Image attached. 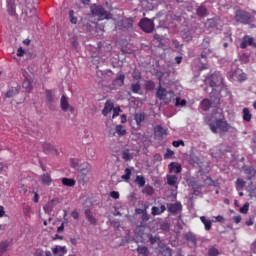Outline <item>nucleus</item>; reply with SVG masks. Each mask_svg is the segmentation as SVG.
<instances>
[{"label":"nucleus","instance_id":"37998d69","mask_svg":"<svg viewBox=\"0 0 256 256\" xmlns=\"http://www.w3.org/2000/svg\"><path fill=\"white\" fill-rule=\"evenodd\" d=\"M146 91H153L155 89V82L147 81L145 84Z\"/></svg>","mask_w":256,"mask_h":256},{"label":"nucleus","instance_id":"8fccbe9b","mask_svg":"<svg viewBox=\"0 0 256 256\" xmlns=\"http://www.w3.org/2000/svg\"><path fill=\"white\" fill-rule=\"evenodd\" d=\"M174 155H175V152L167 148L166 153L164 154V159H171V157Z\"/></svg>","mask_w":256,"mask_h":256},{"label":"nucleus","instance_id":"bf43d9fd","mask_svg":"<svg viewBox=\"0 0 256 256\" xmlns=\"http://www.w3.org/2000/svg\"><path fill=\"white\" fill-rule=\"evenodd\" d=\"M164 75H165V73H163V72H161V71H158V72L156 73V77H157V79H158V81H159V85H161V82L163 81Z\"/></svg>","mask_w":256,"mask_h":256},{"label":"nucleus","instance_id":"f704fd0d","mask_svg":"<svg viewBox=\"0 0 256 256\" xmlns=\"http://www.w3.org/2000/svg\"><path fill=\"white\" fill-rule=\"evenodd\" d=\"M70 163H71V167L73 169H78L79 170V167L81 165V161H79V159L77 158H72L70 159Z\"/></svg>","mask_w":256,"mask_h":256},{"label":"nucleus","instance_id":"7ed1b4c3","mask_svg":"<svg viewBox=\"0 0 256 256\" xmlns=\"http://www.w3.org/2000/svg\"><path fill=\"white\" fill-rule=\"evenodd\" d=\"M211 43V38L205 37L202 42V48L204 49L200 54V64L199 71L207 69V57L213 53V50L209 49Z\"/></svg>","mask_w":256,"mask_h":256},{"label":"nucleus","instance_id":"e2e57ef3","mask_svg":"<svg viewBox=\"0 0 256 256\" xmlns=\"http://www.w3.org/2000/svg\"><path fill=\"white\" fill-rule=\"evenodd\" d=\"M169 223L167 222H163L161 225H160V229H162V231H169Z\"/></svg>","mask_w":256,"mask_h":256},{"label":"nucleus","instance_id":"39448f33","mask_svg":"<svg viewBox=\"0 0 256 256\" xmlns=\"http://www.w3.org/2000/svg\"><path fill=\"white\" fill-rule=\"evenodd\" d=\"M219 105V95L211 92L210 93V100L209 99H204L201 102V107L203 111H209L211 107H217Z\"/></svg>","mask_w":256,"mask_h":256},{"label":"nucleus","instance_id":"9d476101","mask_svg":"<svg viewBox=\"0 0 256 256\" xmlns=\"http://www.w3.org/2000/svg\"><path fill=\"white\" fill-rule=\"evenodd\" d=\"M46 101H47L48 109H50L51 111H55V104H53V101H55V98L52 90L46 91Z\"/></svg>","mask_w":256,"mask_h":256},{"label":"nucleus","instance_id":"0e129e2a","mask_svg":"<svg viewBox=\"0 0 256 256\" xmlns=\"http://www.w3.org/2000/svg\"><path fill=\"white\" fill-rule=\"evenodd\" d=\"M86 219H87V221H89V223H91V225H97V219H95V217L90 216Z\"/></svg>","mask_w":256,"mask_h":256},{"label":"nucleus","instance_id":"052dcab7","mask_svg":"<svg viewBox=\"0 0 256 256\" xmlns=\"http://www.w3.org/2000/svg\"><path fill=\"white\" fill-rule=\"evenodd\" d=\"M172 145L173 147H179L180 145H182V147H185V142H183V140L173 141Z\"/></svg>","mask_w":256,"mask_h":256},{"label":"nucleus","instance_id":"2eb2a0df","mask_svg":"<svg viewBox=\"0 0 256 256\" xmlns=\"http://www.w3.org/2000/svg\"><path fill=\"white\" fill-rule=\"evenodd\" d=\"M118 27H122V29H124V31L127 29H131V27H133V20H131V19L122 20V21L118 22Z\"/></svg>","mask_w":256,"mask_h":256},{"label":"nucleus","instance_id":"58836bf2","mask_svg":"<svg viewBox=\"0 0 256 256\" xmlns=\"http://www.w3.org/2000/svg\"><path fill=\"white\" fill-rule=\"evenodd\" d=\"M204 184L207 185V187H217V182L213 181V179H211V177H207L204 180Z\"/></svg>","mask_w":256,"mask_h":256},{"label":"nucleus","instance_id":"c9c22d12","mask_svg":"<svg viewBox=\"0 0 256 256\" xmlns=\"http://www.w3.org/2000/svg\"><path fill=\"white\" fill-rule=\"evenodd\" d=\"M245 173L247 175L248 181H251L253 179V176L255 175V170L251 167L245 169Z\"/></svg>","mask_w":256,"mask_h":256},{"label":"nucleus","instance_id":"5701e85b","mask_svg":"<svg viewBox=\"0 0 256 256\" xmlns=\"http://www.w3.org/2000/svg\"><path fill=\"white\" fill-rule=\"evenodd\" d=\"M196 13L198 17H207V8L205 6H199Z\"/></svg>","mask_w":256,"mask_h":256},{"label":"nucleus","instance_id":"a878e982","mask_svg":"<svg viewBox=\"0 0 256 256\" xmlns=\"http://www.w3.org/2000/svg\"><path fill=\"white\" fill-rule=\"evenodd\" d=\"M133 171V168H126L125 174L122 175L123 181H126V183H129V179H131V173Z\"/></svg>","mask_w":256,"mask_h":256},{"label":"nucleus","instance_id":"ea45409f","mask_svg":"<svg viewBox=\"0 0 256 256\" xmlns=\"http://www.w3.org/2000/svg\"><path fill=\"white\" fill-rule=\"evenodd\" d=\"M122 158L124 159V161H131V159H133V155L129 153V150H124L122 152Z\"/></svg>","mask_w":256,"mask_h":256},{"label":"nucleus","instance_id":"7c9ffc66","mask_svg":"<svg viewBox=\"0 0 256 256\" xmlns=\"http://www.w3.org/2000/svg\"><path fill=\"white\" fill-rule=\"evenodd\" d=\"M22 87H23V89H26L27 91H31V89H33L31 79L25 78L24 82L22 84Z\"/></svg>","mask_w":256,"mask_h":256},{"label":"nucleus","instance_id":"4468645a","mask_svg":"<svg viewBox=\"0 0 256 256\" xmlns=\"http://www.w3.org/2000/svg\"><path fill=\"white\" fill-rule=\"evenodd\" d=\"M39 179L42 185L49 186L51 183H53V179H51V174L49 173L42 174Z\"/></svg>","mask_w":256,"mask_h":256},{"label":"nucleus","instance_id":"680f3d73","mask_svg":"<svg viewBox=\"0 0 256 256\" xmlns=\"http://www.w3.org/2000/svg\"><path fill=\"white\" fill-rule=\"evenodd\" d=\"M70 45L76 49L77 45H79V42L77 41V38H71L70 39Z\"/></svg>","mask_w":256,"mask_h":256},{"label":"nucleus","instance_id":"79ce46f5","mask_svg":"<svg viewBox=\"0 0 256 256\" xmlns=\"http://www.w3.org/2000/svg\"><path fill=\"white\" fill-rule=\"evenodd\" d=\"M9 249V242L4 241L0 243V253H5Z\"/></svg>","mask_w":256,"mask_h":256},{"label":"nucleus","instance_id":"5fc2aeb1","mask_svg":"<svg viewBox=\"0 0 256 256\" xmlns=\"http://www.w3.org/2000/svg\"><path fill=\"white\" fill-rule=\"evenodd\" d=\"M132 77L135 81H139V79H141V73L137 70H134Z\"/></svg>","mask_w":256,"mask_h":256},{"label":"nucleus","instance_id":"0eeeda50","mask_svg":"<svg viewBox=\"0 0 256 256\" xmlns=\"http://www.w3.org/2000/svg\"><path fill=\"white\" fill-rule=\"evenodd\" d=\"M139 27L145 33H153V29H155V23H153V20H151L149 18H143L139 22Z\"/></svg>","mask_w":256,"mask_h":256},{"label":"nucleus","instance_id":"20e7f679","mask_svg":"<svg viewBox=\"0 0 256 256\" xmlns=\"http://www.w3.org/2000/svg\"><path fill=\"white\" fill-rule=\"evenodd\" d=\"M156 97L159 99V101H162L164 105H169V103L175 101V93L171 90L163 88L161 84H159L157 87Z\"/></svg>","mask_w":256,"mask_h":256},{"label":"nucleus","instance_id":"412c9836","mask_svg":"<svg viewBox=\"0 0 256 256\" xmlns=\"http://www.w3.org/2000/svg\"><path fill=\"white\" fill-rule=\"evenodd\" d=\"M200 221L203 223L206 231H211V225H212L211 220L207 219V217L205 216H201Z\"/></svg>","mask_w":256,"mask_h":256},{"label":"nucleus","instance_id":"c85d7f7f","mask_svg":"<svg viewBox=\"0 0 256 256\" xmlns=\"http://www.w3.org/2000/svg\"><path fill=\"white\" fill-rule=\"evenodd\" d=\"M62 185L66 187H73L75 186V180L71 178H62Z\"/></svg>","mask_w":256,"mask_h":256},{"label":"nucleus","instance_id":"dca6fc26","mask_svg":"<svg viewBox=\"0 0 256 256\" xmlns=\"http://www.w3.org/2000/svg\"><path fill=\"white\" fill-rule=\"evenodd\" d=\"M229 76L231 77V79H238V81H245L247 79V74L245 73H237V71L234 72H230Z\"/></svg>","mask_w":256,"mask_h":256},{"label":"nucleus","instance_id":"b1692460","mask_svg":"<svg viewBox=\"0 0 256 256\" xmlns=\"http://www.w3.org/2000/svg\"><path fill=\"white\" fill-rule=\"evenodd\" d=\"M149 242L151 243V245H159L161 243V237H159V235H150Z\"/></svg>","mask_w":256,"mask_h":256},{"label":"nucleus","instance_id":"3c124183","mask_svg":"<svg viewBox=\"0 0 256 256\" xmlns=\"http://www.w3.org/2000/svg\"><path fill=\"white\" fill-rule=\"evenodd\" d=\"M208 255L209 256H217V255H219V250L215 247H212L208 250Z\"/></svg>","mask_w":256,"mask_h":256},{"label":"nucleus","instance_id":"aec40b11","mask_svg":"<svg viewBox=\"0 0 256 256\" xmlns=\"http://www.w3.org/2000/svg\"><path fill=\"white\" fill-rule=\"evenodd\" d=\"M247 45H253V38L245 36L243 41L240 43L241 49H247Z\"/></svg>","mask_w":256,"mask_h":256},{"label":"nucleus","instance_id":"f3484780","mask_svg":"<svg viewBox=\"0 0 256 256\" xmlns=\"http://www.w3.org/2000/svg\"><path fill=\"white\" fill-rule=\"evenodd\" d=\"M113 107H114L113 103H111L110 101H107L102 110V115H104V117H107V115H109V113L113 111Z\"/></svg>","mask_w":256,"mask_h":256},{"label":"nucleus","instance_id":"864d4df0","mask_svg":"<svg viewBox=\"0 0 256 256\" xmlns=\"http://www.w3.org/2000/svg\"><path fill=\"white\" fill-rule=\"evenodd\" d=\"M151 211H152V215H161V209L159 208V207H157V206H153L152 207V209H151Z\"/></svg>","mask_w":256,"mask_h":256},{"label":"nucleus","instance_id":"603ef678","mask_svg":"<svg viewBox=\"0 0 256 256\" xmlns=\"http://www.w3.org/2000/svg\"><path fill=\"white\" fill-rule=\"evenodd\" d=\"M243 187H245V182L243 179L238 178L236 181V188L237 189H243Z\"/></svg>","mask_w":256,"mask_h":256},{"label":"nucleus","instance_id":"bb28decb","mask_svg":"<svg viewBox=\"0 0 256 256\" xmlns=\"http://www.w3.org/2000/svg\"><path fill=\"white\" fill-rule=\"evenodd\" d=\"M182 39H184L187 42L193 41V33H191V30L184 31L182 33Z\"/></svg>","mask_w":256,"mask_h":256},{"label":"nucleus","instance_id":"a19ab883","mask_svg":"<svg viewBox=\"0 0 256 256\" xmlns=\"http://www.w3.org/2000/svg\"><path fill=\"white\" fill-rule=\"evenodd\" d=\"M135 121L137 125H140V123H143V121H145V114L143 113L135 114Z\"/></svg>","mask_w":256,"mask_h":256},{"label":"nucleus","instance_id":"9b49d317","mask_svg":"<svg viewBox=\"0 0 256 256\" xmlns=\"http://www.w3.org/2000/svg\"><path fill=\"white\" fill-rule=\"evenodd\" d=\"M184 239L190 243L191 247H197V235H195L193 232L185 233Z\"/></svg>","mask_w":256,"mask_h":256},{"label":"nucleus","instance_id":"2f4dec72","mask_svg":"<svg viewBox=\"0 0 256 256\" xmlns=\"http://www.w3.org/2000/svg\"><path fill=\"white\" fill-rule=\"evenodd\" d=\"M134 182L136 185H139V187H145V177L141 175H137Z\"/></svg>","mask_w":256,"mask_h":256},{"label":"nucleus","instance_id":"cd10ccee","mask_svg":"<svg viewBox=\"0 0 256 256\" xmlns=\"http://www.w3.org/2000/svg\"><path fill=\"white\" fill-rule=\"evenodd\" d=\"M167 183L171 187L177 185V176H175V175H167Z\"/></svg>","mask_w":256,"mask_h":256},{"label":"nucleus","instance_id":"69168bd1","mask_svg":"<svg viewBox=\"0 0 256 256\" xmlns=\"http://www.w3.org/2000/svg\"><path fill=\"white\" fill-rule=\"evenodd\" d=\"M110 197H112V199H119V192L117 191L110 192Z\"/></svg>","mask_w":256,"mask_h":256},{"label":"nucleus","instance_id":"393cba45","mask_svg":"<svg viewBox=\"0 0 256 256\" xmlns=\"http://www.w3.org/2000/svg\"><path fill=\"white\" fill-rule=\"evenodd\" d=\"M54 255H57V253H62V255H65L67 253V247L65 246H56L52 249Z\"/></svg>","mask_w":256,"mask_h":256},{"label":"nucleus","instance_id":"de8ad7c7","mask_svg":"<svg viewBox=\"0 0 256 256\" xmlns=\"http://www.w3.org/2000/svg\"><path fill=\"white\" fill-rule=\"evenodd\" d=\"M75 15V12L73 10H71L69 12V17H70V22L73 24V25H77V17H74Z\"/></svg>","mask_w":256,"mask_h":256},{"label":"nucleus","instance_id":"1a4fd4ad","mask_svg":"<svg viewBox=\"0 0 256 256\" xmlns=\"http://www.w3.org/2000/svg\"><path fill=\"white\" fill-rule=\"evenodd\" d=\"M60 107L64 112L70 111V113H73L75 111V108L69 105V99L65 95L60 99Z\"/></svg>","mask_w":256,"mask_h":256},{"label":"nucleus","instance_id":"c756f323","mask_svg":"<svg viewBox=\"0 0 256 256\" xmlns=\"http://www.w3.org/2000/svg\"><path fill=\"white\" fill-rule=\"evenodd\" d=\"M137 252L139 253V255L149 256V248H147L146 246H138Z\"/></svg>","mask_w":256,"mask_h":256},{"label":"nucleus","instance_id":"774afa93","mask_svg":"<svg viewBox=\"0 0 256 256\" xmlns=\"http://www.w3.org/2000/svg\"><path fill=\"white\" fill-rule=\"evenodd\" d=\"M150 217L149 214H147V212H144L142 215V221H149Z\"/></svg>","mask_w":256,"mask_h":256},{"label":"nucleus","instance_id":"09e8293b","mask_svg":"<svg viewBox=\"0 0 256 256\" xmlns=\"http://www.w3.org/2000/svg\"><path fill=\"white\" fill-rule=\"evenodd\" d=\"M249 212V203L246 202L243 207L240 208V213H243V215H247Z\"/></svg>","mask_w":256,"mask_h":256},{"label":"nucleus","instance_id":"6e6d98bb","mask_svg":"<svg viewBox=\"0 0 256 256\" xmlns=\"http://www.w3.org/2000/svg\"><path fill=\"white\" fill-rule=\"evenodd\" d=\"M172 45L176 48V49H181V47H183V44H181V42H179L176 39L172 40Z\"/></svg>","mask_w":256,"mask_h":256},{"label":"nucleus","instance_id":"f03ea898","mask_svg":"<svg viewBox=\"0 0 256 256\" xmlns=\"http://www.w3.org/2000/svg\"><path fill=\"white\" fill-rule=\"evenodd\" d=\"M210 130L212 133H220V137H223L226 133H229L233 126L228 124L225 119H216L214 122L209 123Z\"/></svg>","mask_w":256,"mask_h":256},{"label":"nucleus","instance_id":"6e6552de","mask_svg":"<svg viewBox=\"0 0 256 256\" xmlns=\"http://www.w3.org/2000/svg\"><path fill=\"white\" fill-rule=\"evenodd\" d=\"M235 21H237L238 23H243L244 25H247L251 21V14L243 10H238L236 11V14H235Z\"/></svg>","mask_w":256,"mask_h":256},{"label":"nucleus","instance_id":"4c0bfd02","mask_svg":"<svg viewBox=\"0 0 256 256\" xmlns=\"http://www.w3.org/2000/svg\"><path fill=\"white\" fill-rule=\"evenodd\" d=\"M18 94H19V89L11 88L10 90L7 91L6 97L11 98V97H15V95H18Z\"/></svg>","mask_w":256,"mask_h":256},{"label":"nucleus","instance_id":"c03bdc74","mask_svg":"<svg viewBox=\"0 0 256 256\" xmlns=\"http://www.w3.org/2000/svg\"><path fill=\"white\" fill-rule=\"evenodd\" d=\"M174 101H176L175 102L176 107H179V105H180V107H185V105L187 103V101L181 100V98H174Z\"/></svg>","mask_w":256,"mask_h":256},{"label":"nucleus","instance_id":"ddd939ff","mask_svg":"<svg viewBox=\"0 0 256 256\" xmlns=\"http://www.w3.org/2000/svg\"><path fill=\"white\" fill-rule=\"evenodd\" d=\"M168 168H169V173H181L182 171L181 164L177 162H171L168 165Z\"/></svg>","mask_w":256,"mask_h":256},{"label":"nucleus","instance_id":"e433bc0d","mask_svg":"<svg viewBox=\"0 0 256 256\" xmlns=\"http://www.w3.org/2000/svg\"><path fill=\"white\" fill-rule=\"evenodd\" d=\"M243 119L249 123L251 121V112H249V108L243 109Z\"/></svg>","mask_w":256,"mask_h":256},{"label":"nucleus","instance_id":"6ab92c4d","mask_svg":"<svg viewBox=\"0 0 256 256\" xmlns=\"http://www.w3.org/2000/svg\"><path fill=\"white\" fill-rule=\"evenodd\" d=\"M9 15H15V0H6Z\"/></svg>","mask_w":256,"mask_h":256},{"label":"nucleus","instance_id":"13d9d810","mask_svg":"<svg viewBox=\"0 0 256 256\" xmlns=\"http://www.w3.org/2000/svg\"><path fill=\"white\" fill-rule=\"evenodd\" d=\"M119 113H121V108L120 107H116V108H113V119H115V117H119Z\"/></svg>","mask_w":256,"mask_h":256},{"label":"nucleus","instance_id":"49530a36","mask_svg":"<svg viewBox=\"0 0 256 256\" xmlns=\"http://www.w3.org/2000/svg\"><path fill=\"white\" fill-rule=\"evenodd\" d=\"M132 93H139L141 91V84L135 83L131 85Z\"/></svg>","mask_w":256,"mask_h":256},{"label":"nucleus","instance_id":"473e14b6","mask_svg":"<svg viewBox=\"0 0 256 256\" xmlns=\"http://www.w3.org/2000/svg\"><path fill=\"white\" fill-rule=\"evenodd\" d=\"M77 181H78V183L85 185V183L87 182V174H83V173L79 172L78 176H77Z\"/></svg>","mask_w":256,"mask_h":256},{"label":"nucleus","instance_id":"338daca9","mask_svg":"<svg viewBox=\"0 0 256 256\" xmlns=\"http://www.w3.org/2000/svg\"><path fill=\"white\" fill-rule=\"evenodd\" d=\"M53 146L51 144H45L44 145V151H53Z\"/></svg>","mask_w":256,"mask_h":256},{"label":"nucleus","instance_id":"423d86ee","mask_svg":"<svg viewBox=\"0 0 256 256\" xmlns=\"http://www.w3.org/2000/svg\"><path fill=\"white\" fill-rule=\"evenodd\" d=\"M91 13L94 17H99L100 21H103V19H109V12H107V10L102 6H92Z\"/></svg>","mask_w":256,"mask_h":256},{"label":"nucleus","instance_id":"a18cd8bd","mask_svg":"<svg viewBox=\"0 0 256 256\" xmlns=\"http://www.w3.org/2000/svg\"><path fill=\"white\" fill-rule=\"evenodd\" d=\"M116 133L118 135H127V130L123 129V127L121 125H117L116 126Z\"/></svg>","mask_w":256,"mask_h":256},{"label":"nucleus","instance_id":"f8f14e48","mask_svg":"<svg viewBox=\"0 0 256 256\" xmlns=\"http://www.w3.org/2000/svg\"><path fill=\"white\" fill-rule=\"evenodd\" d=\"M169 213H178V211H181L183 209V206L180 202H176L174 204H167Z\"/></svg>","mask_w":256,"mask_h":256},{"label":"nucleus","instance_id":"a211bd4d","mask_svg":"<svg viewBox=\"0 0 256 256\" xmlns=\"http://www.w3.org/2000/svg\"><path fill=\"white\" fill-rule=\"evenodd\" d=\"M78 171L79 173L87 174L91 171V165L87 162H83L80 164Z\"/></svg>","mask_w":256,"mask_h":256},{"label":"nucleus","instance_id":"4d7b16f0","mask_svg":"<svg viewBox=\"0 0 256 256\" xmlns=\"http://www.w3.org/2000/svg\"><path fill=\"white\" fill-rule=\"evenodd\" d=\"M173 250H171V248H165L163 251H162V254L164 256H173Z\"/></svg>","mask_w":256,"mask_h":256},{"label":"nucleus","instance_id":"72a5a7b5","mask_svg":"<svg viewBox=\"0 0 256 256\" xmlns=\"http://www.w3.org/2000/svg\"><path fill=\"white\" fill-rule=\"evenodd\" d=\"M57 203H59V200L52 199L50 202L47 203L45 209H47V211H53V207H55Z\"/></svg>","mask_w":256,"mask_h":256},{"label":"nucleus","instance_id":"f257e3e1","mask_svg":"<svg viewBox=\"0 0 256 256\" xmlns=\"http://www.w3.org/2000/svg\"><path fill=\"white\" fill-rule=\"evenodd\" d=\"M205 85H209L212 88V93L219 95L221 89H223V76L221 73L215 72L204 79Z\"/></svg>","mask_w":256,"mask_h":256},{"label":"nucleus","instance_id":"4be33fe9","mask_svg":"<svg viewBox=\"0 0 256 256\" xmlns=\"http://www.w3.org/2000/svg\"><path fill=\"white\" fill-rule=\"evenodd\" d=\"M155 135H157V137H163L164 135H167V130L161 125H158L155 128Z\"/></svg>","mask_w":256,"mask_h":256}]
</instances>
